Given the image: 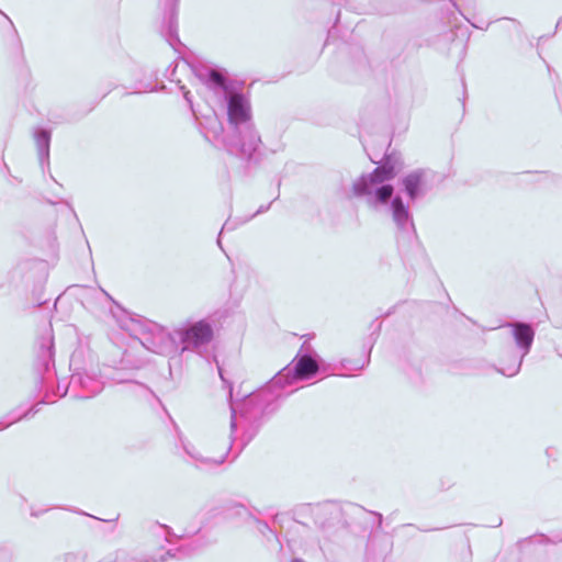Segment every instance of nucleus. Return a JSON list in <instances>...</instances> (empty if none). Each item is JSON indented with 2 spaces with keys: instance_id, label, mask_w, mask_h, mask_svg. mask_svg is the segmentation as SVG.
<instances>
[{
  "instance_id": "nucleus-1",
  "label": "nucleus",
  "mask_w": 562,
  "mask_h": 562,
  "mask_svg": "<svg viewBox=\"0 0 562 562\" xmlns=\"http://www.w3.org/2000/svg\"><path fill=\"white\" fill-rule=\"evenodd\" d=\"M318 370L317 353L310 350L306 344H303L296 357L289 366L283 368L265 389L243 402L239 414H237L232 405L231 435L227 439L223 440L221 445L209 441L202 450L193 445L183 446L192 463L203 470L222 464L232 448L233 435L238 426L247 427L243 435L245 437L244 445H246L254 436V431L248 432V428L252 427L254 422L263 414L268 405L282 396V393L278 390L307 381L315 376Z\"/></svg>"
},
{
  "instance_id": "nucleus-2",
  "label": "nucleus",
  "mask_w": 562,
  "mask_h": 562,
  "mask_svg": "<svg viewBox=\"0 0 562 562\" xmlns=\"http://www.w3.org/2000/svg\"><path fill=\"white\" fill-rule=\"evenodd\" d=\"M199 78L211 89L224 93L227 104V131L217 120L210 119L204 127V135L222 144L227 151L241 158H251L258 150L261 138L252 122V110L249 98L233 91L217 70H202Z\"/></svg>"
},
{
  "instance_id": "nucleus-3",
  "label": "nucleus",
  "mask_w": 562,
  "mask_h": 562,
  "mask_svg": "<svg viewBox=\"0 0 562 562\" xmlns=\"http://www.w3.org/2000/svg\"><path fill=\"white\" fill-rule=\"evenodd\" d=\"M395 176L396 170L387 160L372 172L359 177L352 184V192L356 196L363 198L373 209L385 205L393 195L394 189L390 181Z\"/></svg>"
},
{
  "instance_id": "nucleus-4",
  "label": "nucleus",
  "mask_w": 562,
  "mask_h": 562,
  "mask_svg": "<svg viewBox=\"0 0 562 562\" xmlns=\"http://www.w3.org/2000/svg\"><path fill=\"white\" fill-rule=\"evenodd\" d=\"M176 338H178L179 351L201 352L213 339V327L205 319L187 322L176 327Z\"/></svg>"
},
{
  "instance_id": "nucleus-5",
  "label": "nucleus",
  "mask_w": 562,
  "mask_h": 562,
  "mask_svg": "<svg viewBox=\"0 0 562 562\" xmlns=\"http://www.w3.org/2000/svg\"><path fill=\"white\" fill-rule=\"evenodd\" d=\"M508 327L512 329V335L521 355L515 356L508 364L502 366L498 371L503 375L514 376L519 372L525 356L530 351L535 338V330L530 325L525 323L508 324Z\"/></svg>"
},
{
  "instance_id": "nucleus-6",
  "label": "nucleus",
  "mask_w": 562,
  "mask_h": 562,
  "mask_svg": "<svg viewBox=\"0 0 562 562\" xmlns=\"http://www.w3.org/2000/svg\"><path fill=\"white\" fill-rule=\"evenodd\" d=\"M144 346L149 350L160 355H176L179 352V342L176 338V328L172 331L155 325L151 329V336L146 338Z\"/></svg>"
},
{
  "instance_id": "nucleus-7",
  "label": "nucleus",
  "mask_w": 562,
  "mask_h": 562,
  "mask_svg": "<svg viewBox=\"0 0 562 562\" xmlns=\"http://www.w3.org/2000/svg\"><path fill=\"white\" fill-rule=\"evenodd\" d=\"M391 212L394 223L397 228L404 232H408L413 228V222L408 206L404 204L401 196H395L391 202Z\"/></svg>"
},
{
  "instance_id": "nucleus-8",
  "label": "nucleus",
  "mask_w": 562,
  "mask_h": 562,
  "mask_svg": "<svg viewBox=\"0 0 562 562\" xmlns=\"http://www.w3.org/2000/svg\"><path fill=\"white\" fill-rule=\"evenodd\" d=\"M166 561L165 555H150V557H140L135 553L125 551V550H119L114 553H111L103 558L99 562H164Z\"/></svg>"
},
{
  "instance_id": "nucleus-9",
  "label": "nucleus",
  "mask_w": 562,
  "mask_h": 562,
  "mask_svg": "<svg viewBox=\"0 0 562 562\" xmlns=\"http://www.w3.org/2000/svg\"><path fill=\"white\" fill-rule=\"evenodd\" d=\"M403 187L411 200H415L419 196L424 184V172L414 171L402 180Z\"/></svg>"
},
{
  "instance_id": "nucleus-10",
  "label": "nucleus",
  "mask_w": 562,
  "mask_h": 562,
  "mask_svg": "<svg viewBox=\"0 0 562 562\" xmlns=\"http://www.w3.org/2000/svg\"><path fill=\"white\" fill-rule=\"evenodd\" d=\"M35 142L41 161L46 160L49 155L50 133L46 130L36 131Z\"/></svg>"
},
{
  "instance_id": "nucleus-11",
  "label": "nucleus",
  "mask_w": 562,
  "mask_h": 562,
  "mask_svg": "<svg viewBox=\"0 0 562 562\" xmlns=\"http://www.w3.org/2000/svg\"><path fill=\"white\" fill-rule=\"evenodd\" d=\"M78 381L83 390H86L87 397L93 396L98 393H100L103 389V384L98 379H94L88 374L79 376Z\"/></svg>"
},
{
  "instance_id": "nucleus-12",
  "label": "nucleus",
  "mask_w": 562,
  "mask_h": 562,
  "mask_svg": "<svg viewBox=\"0 0 562 562\" xmlns=\"http://www.w3.org/2000/svg\"><path fill=\"white\" fill-rule=\"evenodd\" d=\"M93 292H94V297L100 303L103 304V303H112L113 302L112 296L106 291H104L103 289L100 288L98 290H93Z\"/></svg>"
},
{
  "instance_id": "nucleus-13",
  "label": "nucleus",
  "mask_w": 562,
  "mask_h": 562,
  "mask_svg": "<svg viewBox=\"0 0 562 562\" xmlns=\"http://www.w3.org/2000/svg\"><path fill=\"white\" fill-rule=\"evenodd\" d=\"M234 513L244 518L245 520L251 519V514L249 513V510L241 505L236 506Z\"/></svg>"
},
{
  "instance_id": "nucleus-14",
  "label": "nucleus",
  "mask_w": 562,
  "mask_h": 562,
  "mask_svg": "<svg viewBox=\"0 0 562 562\" xmlns=\"http://www.w3.org/2000/svg\"><path fill=\"white\" fill-rule=\"evenodd\" d=\"M191 552V550L188 549V547H183V548H180L177 550V553H171L170 551L167 552L168 555H172V557H184L187 554H189Z\"/></svg>"
},
{
  "instance_id": "nucleus-15",
  "label": "nucleus",
  "mask_w": 562,
  "mask_h": 562,
  "mask_svg": "<svg viewBox=\"0 0 562 562\" xmlns=\"http://www.w3.org/2000/svg\"><path fill=\"white\" fill-rule=\"evenodd\" d=\"M235 228V223L232 222V221H227L224 225H223V228L222 231H225V229H234Z\"/></svg>"
},
{
  "instance_id": "nucleus-16",
  "label": "nucleus",
  "mask_w": 562,
  "mask_h": 562,
  "mask_svg": "<svg viewBox=\"0 0 562 562\" xmlns=\"http://www.w3.org/2000/svg\"><path fill=\"white\" fill-rule=\"evenodd\" d=\"M169 31H170V40H169V42H170L171 45H173L172 42H171V40L173 37V34H172L173 33L172 20H170V22H169Z\"/></svg>"
},
{
  "instance_id": "nucleus-17",
  "label": "nucleus",
  "mask_w": 562,
  "mask_h": 562,
  "mask_svg": "<svg viewBox=\"0 0 562 562\" xmlns=\"http://www.w3.org/2000/svg\"><path fill=\"white\" fill-rule=\"evenodd\" d=\"M21 418H22V416L14 417L12 420H10L9 423H7L4 427H8L9 425H11V424H13V423H15V422L20 420Z\"/></svg>"
},
{
  "instance_id": "nucleus-18",
  "label": "nucleus",
  "mask_w": 562,
  "mask_h": 562,
  "mask_svg": "<svg viewBox=\"0 0 562 562\" xmlns=\"http://www.w3.org/2000/svg\"><path fill=\"white\" fill-rule=\"evenodd\" d=\"M184 98H186V100H187L190 104L192 103V101H191V99H190V92H189V91H186V92H184Z\"/></svg>"
},
{
  "instance_id": "nucleus-19",
  "label": "nucleus",
  "mask_w": 562,
  "mask_h": 562,
  "mask_svg": "<svg viewBox=\"0 0 562 562\" xmlns=\"http://www.w3.org/2000/svg\"><path fill=\"white\" fill-rule=\"evenodd\" d=\"M170 2V5L173 7L177 0H168Z\"/></svg>"
},
{
  "instance_id": "nucleus-20",
  "label": "nucleus",
  "mask_w": 562,
  "mask_h": 562,
  "mask_svg": "<svg viewBox=\"0 0 562 562\" xmlns=\"http://www.w3.org/2000/svg\"><path fill=\"white\" fill-rule=\"evenodd\" d=\"M263 211H265L263 209H259V210L256 212V214H259V213H261V212H263Z\"/></svg>"
}]
</instances>
